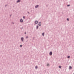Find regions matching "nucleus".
I'll return each mask as SVG.
<instances>
[{
    "instance_id": "f257e3e1",
    "label": "nucleus",
    "mask_w": 74,
    "mask_h": 74,
    "mask_svg": "<svg viewBox=\"0 0 74 74\" xmlns=\"http://www.w3.org/2000/svg\"><path fill=\"white\" fill-rule=\"evenodd\" d=\"M23 20H22V19H21V20H20V22H23Z\"/></svg>"
},
{
    "instance_id": "f03ea898",
    "label": "nucleus",
    "mask_w": 74,
    "mask_h": 74,
    "mask_svg": "<svg viewBox=\"0 0 74 74\" xmlns=\"http://www.w3.org/2000/svg\"><path fill=\"white\" fill-rule=\"evenodd\" d=\"M41 23L40 22L39 24V25L41 26Z\"/></svg>"
},
{
    "instance_id": "7ed1b4c3",
    "label": "nucleus",
    "mask_w": 74,
    "mask_h": 74,
    "mask_svg": "<svg viewBox=\"0 0 74 74\" xmlns=\"http://www.w3.org/2000/svg\"><path fill=\"white\" fill-rule=\"evenodd\" d=\"M38 21H35V23L36 24H37L38 23Z\"/></svg>"
},
{
    "instance_id": "20e7f679",
    "label": "nucleus",
    "mask_w": 74,
    "mask_h": 74,
    "mask_svg": "<svg viewBox=\"0 0 74 74\" xmlns=\"http://www.w3.org/2000/svg\"><path fill=\"white\" fill-rule=\"evenodd\" d=\"M52 53L51 52H50V55H52Z\"/></svg>"
},
{
    "instance_id": "39448f33",
    "label": "nucleus",
    "mask_w": 74,
    "mask_h": 74,
    "mask_svg": "<svg viewBox=\"0 0 74 74\" xmlns=\"http://www.w3.org/2000/svg\"><path fill=\"white\" fill-rule=\"evenodd\" d=\"M21 40L22 41H23V38H21Z\"/></svg>"
},
{
    "instance_id": "423d86ee",
    "label": "nucleus",
    "mask_w": 74,
    "mask_h": 74,
    "mask_svg": "<svg viewBox=\"0 0 74 74\" xmlns=\"http://www.w3.org/2000/svg\"><path fill=\"white\" fill-rule=\"evenodd\" d=\"M38 7V5H37L36 6L35 8H36Z\"/></svg>"
},
{
    "instance_id": "0eeeda50",
    "label": "nucleus",
    "mask_w": 74,
    "mask_h": 74,
    "mask_svg": "<svg viewBox=\"0 0 74 74\" xmlns=\"http://www.w3.org/2000/svg\"><path fill=\"white\" fill-rule=\"evenodd\" d=\"M20 1V0H18V1H17V2L18 3Z\"/></svg>"
},
{
    "instance_id": "6e6552de",
    "label": "nucleus",
    "mask_w": 74,
    "mask_h": 74,
    "mask_svg": "<svg viewBox=\"0 0 74 74\" xmlns=\"http://www.w3.org/2000/svg\"><path fill=\"white\" fill-rule=\"evenodd\" d=\"M72 68V67L71 66H70L69 67V69H71Z\"/></svg>"
},
{
    "instance_id": "1a4fd4ad",
    "label": "nucleus",
    "mask_w": 74,
    "mask_h": 74,
    "mask_svg": "<svg viewBox=\"0 0 74 74\" xmlns=\"http://www.w3.org/2000/svg\"><path fill=\"white\" fill-rule=\"evenodd\" d=\"M44 34H45V33H43V34H42V35L43 36H44Z\"/></svg>"
},
{
    "instance_id": "9d476101",
    "label": "nucleus",
    "mask_w": 74,
    "mask_h": 74,
    "mask_svg": "<svg viewBox=\"0 0 74 74\" xmlns=\"http://www.w3.org/2000/svg\"><path fill=\"white\" fill-rule=\"evenodd\" d=\"M35 68L36 69H37L38 68V67L37 66H36L35 67Z\"/></svg>"
},
{
    "instance_id": "9b49d317",
    "label": "nucleus",
    "mask_w": 74,
    "mask_h": 74,
    "mask_svg": "<svg viewBox=\"0 0 74 74\" xmlns=\"http://www.w3.org/2000/svg\"><path fill=\"white\" fill-rule=\"evenodd\" d=\"M23 18L24 19H25V16H24L23 17Z\"/></svg>"
},
{
    "instance_id": "f8f14e48",
    "label": "nucleus",
    "mask_w": 74,
    "mask_h": 74,
    "mask_svg": "<svg viewBox=\"0 0 74 74\" xmlns=\"http://www.w3.org/2000/svg\"><path fill=\"white\" fill-rule=\"evenodd\" d=\"M61 66H59V68H61Z\"/></svg>"
},
{
    "instance_id": "ddd939ff",
    "label": "nucleus",
    "mask_w": 74,
    "mask_h": 74,
    "mask_svg": "<svg viewBox=\"0 0 74 74\" xmlns=\"http://www.w3.org/2000/svg\"><path fill=\"white\" fill-rule=\"evenodd\" d=\"M70 57L69 56L67 58H70Z\"/></svg>"
},
{
    "instance_id": "4468645a",
    "label": "nucleus",
    "mask_w": 74,
    "mask_h": 74,
    "mask_svg": "<svg viewBox=\"0 0 74 74\" xmlns=\"http://www.w3.org/2000/svg\"><path fill=\"white\" fill-rule=\"evenodd\" d=\"M38 26H37V29H38Z\"/></svg>"
},
{
    "instance_id": "2eb2a0df",
    "label": "nucleus",
    "mask_w": 74,
    "mask_h": 74,
    "mask_svg": "<svg viewBox=\"0 0 74 74\" xmlns=\"http://www.w3.org/2000/svg\"><path fill=\"white\" fill-rule=\"evenodd\" d=\"M68 6H70V5H67Z\"/></svg>"
},
{
    "instance_id": "dca6fc26",
    "label": "nucleus",
    "mask_w": 74,
    "mask_h": 74,
    "mask_svg": "<svg viewBox=\"0 0 74 74\" xmlns=\"http://www.w3.org/2000/svg\"><path fill=\"white\" fill-rule=\"evenodd\" d=\"M67 20L68 21H69V18H67Z\"/></svg>"
},
{
    "instance_id": "f3484780",
    "label": "nucleus",
    "mask_w": 74,
    "mask_h": 74,
    "mask_svg": "<svg viewBox=\"0 0 74 74\" xmlns=\"http://www.w3.org/2000/svg\"><path fill=\"white\" fill-rule=\"evenodd\" d=\"M20 47H22V45H20Z\"/></svg>"
},
{
    "instance_id": "a211bd4d",
    "label": "nucleus",
    "mask_w": 74,
    "mask_h": 74,
    "mask_svg": "<svg viewBox=\"0 0 74 74\" xmlns=\"http://www.w3.org/2000/svg\"><path fill=\"white\" fill-rule=\"evenodd\" d=\"M49 64H47V66H49Z\"/></svg>"
},
{
    "instance_id": "6ab92c4d",
    "label": "nucleus",
    "mask_w": 74,
    "mask_h": 74,
    "mask_svg": "<svg viewBox=\"0 0 74 74\" xmlns=\"http://www.w3.org/2000/svg\"><path fill=\"white\" fill-rule=\"evenodd\" d=\"M28 38V37L27 36V37H26V38Z\"/></svg>"
},
{
    "instance_id": "aec40b11",
    "label": "nucleus",
    "mask_w": 74,
    "mask_h": 74,
    "mask_svg": "<svg viewBox=\"0 0 74 74\" xmlns=\"http://www.w3.org/2000/svg\"><path fill=\"white\" fill-rule=\"evenodd\" d=\"M25 34H26V33H25Z\"/></svg>"
},
{
    "instance_id": "412c9836",
    "label": "nucleus",
    "mask_w": 74,
    "mask_h": 74,
    "mask_svg": "<svg viewBox=\"0 0 74 74\" xmlns=\"http://www.w3.org/2000/svg\"><path fill=\"white\" fill-rule=\"evenodd\" d=\"M73 74H74V73Z\"/></svg>"
}]
</instances>
